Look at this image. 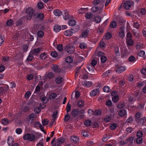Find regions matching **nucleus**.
Listing matches in <instances>:
<instances>
[{"label":"nucleus","mask_w":146,"mask_h":146,"mask_svg":"<svg viewBox=\"0 0 146 146\" xmlns=\"http://www.w3.org/2000/svg\"><path fill=\"white\" fill-rule=\"evenodd\" d=\"M126 111L124 109L121 110L118 112L119 115L121 117H123L126 114Z\"/></svg>","instance_id":"20"},{"label":"nucleus","mask_w":146,"mask_h":146,"mask_svg":"<svg viewBox=\"0 0 146 146\" xmlns=\"http://www.w3.org/2000/svg\"><path fill=\"white\" fill-rule=\"evenodd\" d=\"M126 42L127 46H132L134 44L133 40H132V39H126Z\"/></svg>","instance_id":"19"},{"label":"nucleus","mask_w":146,"mask_h":146,"mask_svg":"<svg viewBox=\"0 0 146 146\" xmlns=\"http://www.w3.org/2000/svg\"><path fill=\"white\" fill-rule=\"evenodd\" d=\"M125 9L128 10L132 6L131 3L129 1H126L123 5Z\"/></svg>","instance_id":"8"},{"label":"nucleus","mask_w":146,"mask_h":146,"mask_svg":"<svg viewBox=\"0 0 146 146\" xmlns=\"http://www.w3.org/2000/svg\"><path fill=\"white\" fill-rule=\"evenodd\" d=\"M40 57L42 59H45L47 58V55L44 52L40 55Z\"/></svg>","instance_id":"45"},{"label":"nucleus","mask_w":146,"mask_h":146,"mask_svg":"<svg viewBox=\"0 0 146 146\" xmlns=\"http://www.w3.org/2000/svg\"><path fill=\"white\" fill-rule=\"evenodd\" d=\"M133 138L132 137H128L126 139V141L127 142V143L129 142L131 144H133Z\"/></svg>","instance_id":"42"},{"label":"nucleus","mask_w":146,"mask_h":146,"mask_svg":"<svg viewBox=\"0 0 146 146\" xmlns=\"http://www.w3.org/2000/svg\"><path fill=\"white\" fill-rule=\"evenodd\" d=\"M106 105L108 107H112V103L111 101L110 100H108L106 102Z\"/></svg>","instance_id":"40"},{"label":"nucleus","mask_w":146,"mask_h":146,"mask_svg":"<svg viewBox=\"0 0 146 146\" xmlns=\"http://www.w3.org/2000/svg\"><path fill=\"white\" fill-rule=\"evenodd\" d=\"M75 48V47L72 44L66 45L65 47V49L67 52L70 54L72 53L74 51Z\"/></svg>","instance_id":"3"},{"label":"nucleus","mask_w":146,"mask_h":146,"mask_svg":"<svg viewBox=\"0 0 146 146\" xmlns=\"http://www.w3.org/2000/svg\"><path fill=\"white\" fill-rule=\"evenodd\" d=\"M125 70V66H120L116 70V72L117 73H121L123 72Z\"/></svg>","instance_id":"11"},{"label":"nucleus","mask_w":146,"mask_h":146,"mask_svg":"<svg viewBox=\"0 0 146 146\" xmlns=\"http://www.w3.org/2000/svg\"><path fill=\"white\" fill-rule=\"evenodd\" d=\"M88 113L90 116H91L94 114V112L92 110L90 109L88 111Z\"/></svg>","instance_id":"61"},{"label":"nucleus","mask_w":146,"mask_h":146,"mask_svg":"<svg viewBox=\"0 0 146 146\" xmlns=\"http://www.w3.org/2000/svg\"><path fill=\"white\" fill-rule=\"evenodd\" d=\"M23 138L25 141L28 140L31 141H34L36 139V136L33 133H25L24 135Z\"/></svg>","instance_id":"1"},{"label":"nucleus","mask_w":146,"mask_h":146,"mask_svg":"<svg viewBox=\"0 0 146 146\" xmlns=\"http://www.w3.org/2000/svg\"><path fill=\"white\" fill-rule=\"evenodd\" d=\"M91 122L90 120H86L84 123V125H86V126H88L91 124Z\"/></svg>","instance_id":"52"},{"label":"nucleus","mask_w":146,"mask_h":146,"mask_svg":"<svg viewBox=\"0 0 146 146\" xmlns=\"http://www.w3.org/2000/svg\"><path fill=\"white\" fill-rule=\"evenodd\" d=\"M22 130L20 128H17L15 130V132L17 134H21L22 133Z\"/></svg>","instance_id":"46"},{"label":"nucleus","mask_w":146,"mask_h":146,"mask_svg":"<svg viewBox=\"0 0 146 146\" xmlns=\"http://www.w3.org/2000/svg\"><path fill=\"white\" fill-rule=\"evenodd\" d=\"M117 25V22L115 21H112L111 22L110 24V27L112 28H115Z\"/></svg>","instance_id":"29"},{"label":"nucleus","mask_w":146,"mask_h":146,"mask_svg":"<svg viewBox=\"0 0 146 146\" xmlns=\"http://www.w3.org/2000/svg\"><path fill=\"white\" fill-rule=\"evenodd\" d=\"M43 4L42 2H39L38 3V7L39 9H42L43 7Z\"/></svg>","instance_id":"56"},{"label":"nucleus","mask_w":146,"mask_h":146,"mask_svg":"<svg viewBox=\"0 0 146 146\" xmlns=\"http://www.w3.org/2000/svg\"><path fill=\"white\" fill-rule=\"evenodd\" d=\"M80 78H81L83 79H86L88 78V76L86 74L81 73L80 75Z\"/></svg>","instance_id":"43"},{"label":"nucleus","mask_w":146,"mask_h":146,"mask_svg":"<svg viewBox=\"0 0 146 146\" xmlns=\"http://www.w3.org/2000/svg\"><path fill=\"white\" fill-rule=\"evenodd\" d=\"M14 22L11 19L7 20L6 22L7 25L8 26H11L13 25Z\"/></svg>","instance_id":"22"},{"label":"nucleus","mask_w":146,"mask_h":146,"mask_svg":"<svg viewBox=\"0 0 146 146\" xmlns=\"http://www.w3.org/2000/svg\"><path fill=\"white\" fill-rule=\"evenodd\" d=\"M98 9V8L97 6H95L93 7L92 9L91 10L92 12H95L97 11Z\"/></svg>","instance_id":"58"},{"label":"nucleus","mask_w":146,"mask_h":146,"mask_svg":"<svg viewBox=\"0 0 146 146\" xmlns=\"http://www.w3.org/2000/svg\"><path fill=\"white\" fill-rule=\"evenodd\" d=\"M103 91L104 92H108L111 90L109 87L107 86H105L103 88Z\"/></svg>","instance_id":"31"},{"label":"nucleus","mask_w":146,"mask_h":146,"mask_svg":"<svg viewBox=\"0 0 146 146\" xmlns=\"http://www.w3.org/2000/svg\"><path fill=\"white\" fill-rule=\"evenodd\" d=\"M73 33V32L70 30H67L64 32V35L67 36H72Z\"/></svg>","instance_id":"13"},{"label":"nucleus","mask_w":146,"mask_h":146,"mask_svg":"<svg viewBox=\"0 0 146 146\" xmlns=\"http://www.w3.org/2000/svg\"><path fill=\"white\" fill-rule=\"evenodd\" d=\"M42 123L43 125H46L48 124V121L47 119H44L42 121Z\"/></svg>","instance_id":"63"},{"label":"nucleus","mask_w":146,"mask_h":146,"mask_svg":"<svg viewBox=\"0 0 146 146\" xmlns=\"http://www.w3.org/2000/svg\"><path fill=\"white\" fill-rule=\"evenodd\" d=\"M143 136V133L141 131H138L137 133V136L138 137H141Z\"/></svg>","instance_id":"47"},{"label":"nucleus","mask_w":146,"mask_h":146,"mask_svg":"<svg viewBox=\"0 0 146 146\" xmlns=\"http://www.w3.org/2000/svg\"><path fill=\"white\" fill-rule=\"evenodd\" d=\"M133 120V118L131 116H130L126 121V122L130 123Z\"/></svg>","instance_id":"57"},{"label":"nucleus","mask_w":146,"mask_h":146,"mask_svg":"<svg viewBox=\"0 0 146 146\" xmlns=\"http://www.w3.org/2000/svg\"><path fill=\"white\" fill-rule=\"evenodd\" d=\"M79 113V111L77 109H74L72 112V116H76L78 115Z\"/></svg>","instance_id":"30"},{"label":"nucleus","mask_w":146,"mask_h":146,"mask_svg":"<svg viewBox=\"0 0 146 146\" xmlns=\"http://www.w3.org/2000/svg\"><path fill=\"white\" fill-rule=\"evenodd\" d=\"M1 123L4 125H7L9 123V121L7 119L4 118L2 120Z\"/></svg>","instance_id":"35"},{"label":"nucleus","mask_w":146,"mask_h":146,"mask_svg":"<svg viewBox=\"0 0 146 146\" xmlns=\"http://www.w3.org/2000/svg\"><path fill=\"white\" fill-rule=\"evenodd\" d=\"M26 13H27V19L28 20H31L33 13V10L31 8L29 7L26 10Z\"/></svg>","instance_id":"2"},{"label":"nucleus","mask_w":146,"mask_h":146,"mask_svg":"<svg viewBox=\"0 0 146 146\" xmlns=\"http://www.w3.org/2000/svg\"><path fill=\"white\" fill-rule=\"evenodd\" d=\"M87 68L89 71L90 72V74L94 73V67L92 66L90 63L88 64L87 65Z\"/></svg>","instance_id":"6"},{"label":"nucleus","mask_w":146,"mask_h":146,"mask_svg":"<svg viewBox=\"0 0 146 146\" xmlns=\"http://www.w3.org/2000/svg\"><path fill=\"white\" fill-rule=\"evenodd\" d=\"M14 139L11 136H9L7 139V143L8 145L10 146L11 145L13 144Z\"/></svg>","instance_id":"15"},{"label":"nucleus","mask_w":146,"mask_h":146,"mask_svg":"<svg viewBox=\"0 0 146 146\" xmlns=\"http://www.w3.org/2000/svg\"><path fill=\"white\" fill-rule=\"evenodd\" d=\"M54 15L56 16H60L62 14V12L59 10L56 9L55 10L53 11Z\"/></svg>","instance_id":"10"},{"label":"nucleus","mask_w":146,"mask_h":146,"mask_svg":"<svg viewBox=\"0 0 146 146\" xmlns=\"http://www.w3.org/2000/svg\"><path fill=\"white\" fill-rule=\"evenodd\" d=\"M107 19L106 15H105L102 18V20L101 19V21H102V22H103V24L104 26H106L107 25L108 22V19Z\"/></svg>","instance_id":"14"},{"label":"nucleus","mask_w":146,"mask_h":146,"mask_svg":"<svg viewBox=\"0 0 146 146\" xmlns=\"http://www.w3.org/2000/svg\"><path fill=\"white\" fill-rule=\"evenodd\" d=\"M54 76L53 74L51 72H50L47 75V77L49 78H52Z\"/></svg>","instance_id":"54"},{"label":"nucleus","mask_w":146,"mask_h":146,"mask_svg":"<svg viewBox=\"0 0 146 146\" xmlns=\"http://www.w3.org/2000/svg\"><path fill=\"white\" fill-rule=\"evenodd\" d=\"M54 30L56 32H58L61 30L62 27L61 26H58L56 25L54 27Z\"/></svg>","instance_id":"17"},{"label":"nucleus","mask_w":146,"mask_h":146,"mask_svg":"<svg viewBox=\"0 0 146 146\" xmlns=\"http://www.w3.org/2000/svg\"><path fill=\"white\" fill-rule=\"evenodd\" d=\"M80 47L82 49H84L86 48V44L84 42H82L80 44Z\"/></svg>","instance_id":"41"},{"label":"nucleus","mask_w":146,"mask_h":146,"mask_svg":"<svg viewBox=\"0 0 146 146\" xmlns=\"http://www.w3.org/2000/svg\"><path fill=\"white\" fill-rule=\"evenodd\" d=\"M76 23V21L73 19L70 20L68 22V25L70 26L75 25Z\"/></svg>","instance_id":"24"},{"label":"nucleus","mask_w":146,"mask_h":146,"mask_svg":"<svg viewBox=\"0 0 146 146\" xmlns=\"http://www.w3.org/2000/svg\"><path fill=\"white\" fill-rule=\"evenodd\" d=\"M100 87L99 86L92 91L90 93V95L91 97H94L97 95L99 92Z\"/></svg>","instance_id":"4"},{"label":"nucleus","mask_w":146,"mask_h":146,"mask_svg":"<svg viewBox=\"0 0 146 146\" xmlns=\"http://www.w3.org/2000/svg\"><path fill=\"white\" fill-rule=\"evenodd\" d=\"M82 84L84 86L89 87L92 85L93 83L91 81H85L82 82Z\"/></svg>","instance_id":"7"},{"label":"nucleus","mask_w":146,"mask_h":146,"mask_svg":"<svg viewBox=\"0 0 146 146\" xmlns=\"http://www.w3.org/2000/svg\"><path fill=\"white\" fill-rule=\"evenodd\" d=\"M70 139L72 142L74 143L78 142L79 141L78 137L74 135L70 137Z\"/></svg>","instance_id":"9"},{"label":"nucleus","mask_w":146,"mask_h":146,"mask_svg":"<svg viewBox=\"0 0 146 146\" xmlns=\"http://www.w3.org/2000/svg\"><path fill=\"white\" fill-rule=\"evenodd\" d=\"M4 38L0 34V46L4 42Z\"/></svg>","instance_id":"48"},{"label":"nucleus","mask_w":146,"mask_h":146,"mask_svg":"<svg viewBox=\"0 0 146 146\" xmlns=\"http://www.w3.org/2000/svg\"><path fill=\"white\" fill-rule=\"evenodd\" d=\"M88 35V33L86 31H85L82 33L81 35L80 36V38H85Z\"/></svg>","instance_id":"25"},{"label":"nucleus","mask_w":146,"mask_h":146,"mask_svg":"<svg viewBox=\"0 0 146 146\" xmlns=\"http://www.w3.org/2000/svg\"><path fill=\"white\" fill-rule=\"evenodd\" d=\"M111 33H107L106 35V39H109L111 38Z\"/></svg>","instance_id":"60"},{"label":"nucleus","mask_w":146,"mask_h":146,"mask_svg":"<svg viewBox=\"0 0 146 146\" xmlns=\"http://www.w3.org/2000/svg\"><path fill=\"white\" fill-rule=\"evenodd\" d=\"M143 140L141 137H138L136 140V142L137 144H140L142 142Z\"/></svg>","instance_id":"44"},{"label":"nucleus","mask_w":146,"mask_h":146,"mask_svg":"<svg viewBox=\"0 0 146 146\" xmlns=\"http://www.w3.org/2000/svg\"><path fill=\"white\" fill-rule=\"evenodd\" d=\"M35 126L36 127H39L42 131H44V127L40 123L38 122H36L35 124Z\"/></svg>","instance_id":"16"},{"label":"nucleus","mask_w":146,"mask_h":146,"mask_svg":"<svg viewBox=\"0 0 146 146\" xmlns=\"http://www.w3.org/2000/svg\"><path fill=\"white\" fill-rule=\"evenodd\" d=\"M63 80V78L59 76L56 79L55 81L57 84H60L62 82Z\"/></svg>","instance_id":"28"},{"label":"nucleus","mask_w":146,"mask_h":146,"mask_svg":"<svg viewBox=\"0 0 146 146\" xmlns=\"http://www.w3.org/2000/svg\"><path fill=\"white\" fill-rule=\"evenodd\" d=\"M40 48H35L33 50L32 53L34 54H36L38 53L40 51Z\"/></svg>","instance_id":"39"},{"label":"nucleus","mask_w":146,"mask_h":146,"mask_svg":"<svg viewBox=\"0 0 146 146\" xmlns=\"http://www.w3.org/2000/svg\"><path fill=\"white\" fill-rule=\"evenodd\" d=\"M104 52H101V62L103 63L106 62L107 59L106 56H104Z\"/></svg>","instance_id":"12"},{"label":"nucleus","mask_w":146,"mask_h":146,"mask_svg":"<svg viewBox=\"0 0 146 146\" xmlns=\"http://www.w3.org/2000/svg\"><path fill=\"white\" fill-rule=\"evenodd\" d=\"M114 52L116 54H117L119 53V47L118 46H115V48L114 49Z\"/></svg>","instance_id":"62"},{"label":"nucleus","mask_w":146,"mask_h":146,"mask_svg":"<svg viewBox=\"0 0 146 146\" xmlns=\"http://www.w3.org/2000/svg\"><path fill=\"white\" fill-rule=\"evenodd\" d=\"M77 105L79 107H82L84 105V102L81 100H80L77 102Z\"/></svg>","instance_id":"23"},{"label":"nucleus","mask_w":146,"mask_h":146,"mask_svg":"<svg viewBox=\"0 0 146 146\" xmlns=\"http://www.w3.org/2000/svg\"><path fill=\"white\" fill-rule=\"evenodd\" d=\"M31 94V92L30 91L27 92L25 95V97L27 98H29Z\"/></svg>","instance_id":"49"},{"label":"nucleus","mask_w":146,"mask_h":146,"mask_svg":"<svg viewBox=\"0 0 146 146\" xmlns=\"http://www.w3.org/2000/svg\"><path fill=\"white\" fill-rule=\"evenodd\" d=\"M128 60L130 62H133L135 61V58L133 56H130L128 58Z\"/></svg>","instance_id":"53"},{"label":"nucleus","mask_w":146,"mask_h":146,"mask_svg":"<svg viewBox=\"0 0 146 146\" xmlns=\"http://www.w3.org/2000/svg\"><path fill=\"white\" fill-rule=\"evenodd\" d=\"M119 100V97L117 95H115L112 98V101L114 103H115Z\"/></svg>","instance_id":"33"},{"label":"nucleus","mask_w":146,"mask_h":146,"mask_svg":"<svg viewBox=\"0 0 146 146\" xmlns=\"http://www.w3.org/2000/svg\"><path fill=\"white\" fill-rule=\"evenodd\" d=\"M88 9L87 8H81L78 10V11L80 14L84 13L86 12V11H87Z\"/></svg>","instance_id":"26"},{"label":"nucleus","mask_w":146,"mask_h":146,"mask_svg":"<svg viewBox=\"0 0 146 146\" xmlns=\"http://www.w3.org/2000/svg\"><path fill=\"white\" fill-rule=\"evenodd\" d=\"M94 21L96 23H99L100 21V17L99 16H97L94 18Z\"/></svg>","instance_id":"55"},{"label":"nucleus","mask_w":146,"mask_h":146,"mask_svg":"<svg viewBox=\"0 0 146 146\" xmlns=\"http://www.w3.org/2000/svg\"><path fill=\"white\" fill-rule=\"evenodd\" d=\"M64 12L65 14L63 16V19L66 20L68 19H71V17L69 15L68 12L67 11H65Z\"/></svg>","instance_id":"18"},{"label":"nucleus","mask_w":146,"mask_h":146,"mask_svg":"<svg viewBox=\"0 0 146 146\" xmlns=\"http://www.w3.org/2000/svg\"><path fill=\"white\" fill-rule=\"evenodd\" d=\"M44 33L42 31H39L37 32V36L39 38H42L44 35Z\"/></svg>","instance_id":"36"},{"label":"nucleus","mask_w":146,"mask_h":146,"mask_svg":"<svg viewBox=\"0 0 146 146\" xmlns=\"http://www.w3.org/2000/svg\"><path fill=\"white\" fill-rule=\"evenodd\" d=\"M56 96V94L55 93L51 94L49 96L50 99H53Z\"/></svg>","instance_id":"59"},{"label":"nucleus","mask_w":146,"mask_h":146,"mask_svg":"<svg viewBox=\"0 0 146 146\" xmlns=\"http://www.w3.org/2000/svg\"><path fill=\"white\" fill-rule=\"evenodd\" d=\"M52 70L55 72L58 73L61 72L60 68L57 65H54L51 66Z\"/></svg>","instance_id":"5"},{"label":"nucleus","mask_w":146,"mask_h":146,"mask_svg":"<svg viewBox=\"0 0 146 146\" xmlns=\"http://www.w3.org/2000/svg\"><path fill=\"white\" fill-rule=\"evenodd\" d=\"M65 61L67 63H71L73 61V59L71 57L68 56L66 58Z\"/></svg>","instance_id":"21"},{"label":"nucleus","mask_w":146,"mask_h":146,"mask_svg":"<svg viewBox=\"0 0 146 146\" xmlns=\"http://www.w3.org/2000/svg\"><path fill=\"white\" fill-rule=\"evenodd\" d=\"M57 141L59 144H60L61 145L64 142L65 139L62 137H60L57 139Z\"/></svg>","instance_id":"34"},{"label":"nucleus","mask_w":146,"mask_h":146,"mask_svg":"<svg viewBox=\"0 0 146 146\" xmlns=\"http://www.w3.org/2000/svg\"><path fill=\"white\" fill-rule=\"evenodd\" d=\"M133 27L137 29H138L139 26V25L137 22H135L133 23Z\"/></svg>","instance_id":"64"},{"label":"nucleus","mask_w":146,"mask_h":146,"mask_svg":"<svg viewBox=\"0 0 146 146\" xmlns=\"http://www.w3.org/2000/svg\"><path fill=\"white\" fill-rule=\"evenodd\" d=\"M145 54V52L143 50H141L138 53V55L140 56L143 57Z\"/></svg>","instance_id":"50"},{"label":"nucleus","mask_w":146,"mask_h":146,"mask_svg":"<svg viewBox=\"0 0 146 146\" xmlns=\"http://www.w3.org/2000/svg\"><path fill=\"white\" fill-rule=\"evenodd\" d=\"M117 127V124L116 123H113L111 124L110 128L111 130L115 129Z\"/></svg>","instance_id":"38"},{"label":"nucleus","mask_w":146,"mask_h":146,"mask_svg":"<svg viewBox=\"0 0 146 146\" xmlns=\"http://www.w3.org/2000/svg\"><path fill=\"white\" fill-rule=\"evenodd\" d=\"M36 115L34 113H32L29 116V118L30 120H34L36 118Z\"/></svg>","instance_id":"37"},{"label":"nucleus","mask_w":146,"mask_h":146,"mask_svg":"<svg viewBox=\"0 0 146 146\" xmlns=\"http://www.w3.org/2000/svg\"><path fill=\"white\" fill-rule=\"evenodd\" d=\"M51 55L52 57L54 58H56L58 55V53L56 51L52 52H51Z\"/></svg>","instance_id":"51"},{"label":"nucleus","mask_w":146,"mask_h":146,"mask_svg":"<svg viewBox=\"0 0 146 146\" xmlns=\"http://www.w3.org/2000/svg\"><path fill=\"white\" fill-rule=\"evenodd\" d=\"M93 16V14L90 12L87 13L85 15V17L87 19H90Z\"/></svg>","instance_id":"32"},{"label":"nucleus","mask_w":146,"mask_h":146,"mask_svg":"<svg viewBox=\"0 0 146 146\" xmlns=\"http://www.w3.org/2000/svg\"><path fill=\"white\" fill-rule=\"evenodd\" d=\"M120 30L121 31L119 32V35L120 37L123 38L124 36V31L122 27L121 28Z\"/></svg>","instance_id":"27"}]
</instances>
